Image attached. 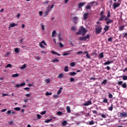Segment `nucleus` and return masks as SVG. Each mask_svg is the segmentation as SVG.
I'll return each instance as SVG.
<instances>
[{
  "label": "nucleus",
  "instance_id": "1",
  "mask_svg": "<svg viewBox=\"0 0 127 127\" xmlns=\"http://www.w3.org/2000/svg\"><path fill=\"white\" fill-rule=\"evenodd\" d=\"M86 32H87V31H86V29H84L83 26H81L79 31L76 32V33L77 35L82 34V35L84 36V35L86 34Z\"/></svg>",
  "mask_w": 127,
  "mask_h": 127
},
{
  "label": "nucleus",
  "instance_id": "2",
  "mask_svg": "<svg viewBox=\"0 0 127 127\" xmlns=\"http://www.w3.org/2000/svg\"><path fill=\"white\" fill-rule=\"evenodd\" d=\"M102 29H103V28H102V26L96 25L95 28L96 34H100V33L102 32Z\"/></svg>",
  "mask_w": 127,
  "mask_h": 127
},
{
  "label": "nucleus",
  "instance_id": "3",
  "mask_svg": "<svg viewBox=\"0 0 127 127\" xmlns=\"http://www.w3.org/2000/svg\"><path fill=\"white\" fill-rule=\"evenodd\" d=\"M90 38V36L89 34H87L85 37H80L78 38V40H80L81 41H86L87 39H89Z\"/></svg>",
  "mask_w": 127,
  "mask_h": 127
},
{
  "label": "nucleus",
  "instance_id": "4",
  "mask_svg": "<svg viewBox=\"0 0 127 127\" xmlns=\"http://www.w3.org/2000/svg\"><path fill=\"white\" fill-rule=\"evenodd\" d=\"M123 81H119L118 82V85H119L120 86H122V88H124V89H126V88H127V82H125L124 83H123Z\"/></svg>",
  "mask_w": 127,
  "mask_h": 127
},
{
  "label": "nucleus",
  "instance_id": "5",
  "mask_svg": "<svg viewBox=\"0 0 127 127\" xmlns=\"http://www.w3.org/2000/svg\"><path fill=\"white\" fill-rule=\"evenodd\" d=\"M120 118H127V113L126 112H122L120 114Z\"/></svg>",
  "mask_w": 127,
  "mask_h": 127
},
{
  "label": "nucleus",
  "instance_id": "6",
  "mask_svg": "<svg viewBox=\"0 0 127 127\" xmlns=\"http://www.w3.org/2000/svg\"><path fill=\"white\" fill-rule=\"evenodd\" d=\"M100 16L101 18L99 19L100 21H103V20H105V21H107V20H108V18H107L106 15H103Z\"/></svg>",
  "mask_w": 127,
  "mask_h": 127
},
{
  "label": "nucleus",
  "instance_id": "7",
  "mask_svg": "<svg viewBox=\"0 0 127 127\" xmlns=\"http://www.w3.org/2000/svg\"><path fill=\"white\" fill-rule=\"evenodd\" d=\"M25 85V82H23L19 84L15 85V87H16V88H19V87H23V86H24Z\"/></svg>",
  "mask_w": 127,
  "mask_h": 127
},
{
  "label": "nucleus",
  "instance_id": "8",
  "mask_svg": "<svg viewBox=\"0 0 127 127\" xmlns=\"http://www.w3.org/2000/svg\"><path fill=\"white\" fill-rule=\"evenodd\" d=\"M90 105H92V101H91V100L88 101L85 103H84L83 104V106H90Z\"/></svg>",
  "mask_w": 127,
  "mask_h": 127
},
{
  "label": "nucleus",
  "instance_id": "9",
  "mask_svg": "<svg viewBox=\"0 0 127 127\" xmlns=\"http://www.w3.org/2000/svg\"><path fill=\"white\" fill-rule=\"evenodd\" d=\"M89 17V13H85L83 15V19L84 20H87V19Z\"/></svg>",
  "mask_w": 127,
  "mask_h": 127
},
{
  "label": "nucleus",
  "instance_id": "10",
  "mask_svg": "<svg viewBox=\"0 0 127 127\" xmlns=\"http://www.w3.org/2000/svg\"><path fill=\"white\" fill-rule=\"evenodd\" d=\"M120 3H114L113 5V8L114 9H116V8H117V7H119V6H120Z\"/></svg>",
  "mask_w": 127,
  "mask_h": 127
},
{
  "label": "nucleus",
  "instance_id": "11",
  "mask_svg": "<svg viewBox=\"0 0 127 127\" xmlns=\"http://www.w3.org/2000/svg\"><path fill=\"white\" fill-rule=\"evenodd\" d=\"M109 29H110V26H107V25H105V27L104 28V30H105L104 33L107 32V31H108V30H109Z\"/></svg>",
  "mask_w": 127,
  "mask_h": 127
},
{
  "label": "nucleus",
  "instance_id": "12",
  "mask_svg": "<svg viewBox=\"0 0 127 127\" xmlns=\"http://www.w3.org/2000/svg\"><path fill=\"white\" fill-rule=\"evenodd\" d=\"M83 54H86V57H87V59H90L91 57H90V55H89V53L88 52L85 51L83 53Z\"/></svg>",
  "mask_w": 127,
  "mask_h": 127
},
{
  "label": "nucleus",
  "instance_id": "13",
  "mask_svg": "<svg viewBox=\"0 0 127 127\" xmlns=\"http://www.w3.org/2000/svg\"><path fill=\"white\" fill-rule=\"evenodd\" d=\"M114 21L113 20H111L110 19H108V21L106 22V24L109 25L110 23H113Z\"/></svg>",
  "mask_w": 127,
  "mask_h": 127
},
{
  "label": "nucleus",
  "instance_id": "14",
  "mask_svg": "<svg viewBox=\"0 0 127 127\" xmlns=\"http://www.w3.org/2000/svg\"><path fill=\"white\" fill-rule=\"evenodd\" d=\"M125 27H126V26L125 25H123L121 27H119V31H123V30L125 29Z\"/></svg>",
  "mask_w": 127,
  "mask_h": 127
},
{
  "label": "nucleus",
  "instance_id": "15",
  "mask_svg": "<svg viewBox=\"0 0 127 127\" xmlns=\"http://www.w3.org/2000/svg\"><path fill=\"white\" fill-rule=\"evenodd\" d=\"M85 3H86V2H80L79 3H78L79 8H81V6H83V5H85Z\"/></svg>",
  "mask_w": 127,
  "mask_h": 127
},
{
  "label": "nucleus",
  "instance_id": "16",
  "mask_svg": "<svg viewBox=\"0 0 127 127\" xmlns=\"http://www.w3.org/2000/svg\"><path fill=\"white\" fill-rule=\"evenodd\" d=\"M69 55H70V53L68 52H64L63 53V56H69Z\"/></svg>",
  "mask_w": 127,
  "mask_h": 127
},
{
  "label": "nucleus",
  "instance_id": "17",
  "mask_svg": "<svg viewBox=\"0 0 127 127\" xmlns=\"http://www.w3.org/2000/svg\"><path fill=\"white\" fill-rule=\"evenodd\" d=\"M113 62H114V61H107L106 63H105L104 64V65H110V64H111V63H113Z\"/></svg>",
  "mask_w": 127,
  "mask_h": 127
},
{
  "label": "nucleus",
  "instance_id": "18",
  "mask_svg": "<svg viewBox=\"0 0 127 127\" xmlns=\"http://www.w3.org/2000/svg\"><path fill=\"white\" fill-rule=\"evenodd\" d=\"M17 26V24H15V23L9 24L10 27H14V26Z\"/></svg>",
  "mask_w": 127,
  "mask_h": 127
},
{
  "label": "nucleus",
  "instance_id": "19",
  "mask_svg": "<svg viewBox=\"0 0 127 127\" xmlns=\"http://www.w3.org/2000/svg\"><path fill=\"white\" fill-rule=\"evenodd\" d=\"M51 53L52 54H55V55H58V56H60V54H58V53L55 52L54 51H51Z\"/></svg>",
  "mask_w": 127,
  "mask_h": 127
},
{
  "label": "nucleus",
  "instance_id": "20",
  "mask_svg": "<svg viewBox=\"0 0 127 127\" xmlns=\"http://www.w3.org/2000/svg\"><path fill=\"white\" fill-rule=\"evenodd\" d=\"M69 74L70 75V76H75V75L77 74V73L75 72H70L69 73Z\"/></svg>",
  "mask_w": 127,
  "mask_h": 127
},
{
  "label": "nucleus",
  "instance_id": "21",
  "mask_svg": "<svg viewBox=\"0 0 127 127\" xmlns=\"http://www.w3.org/2000/svg\"><path fill=\"white\" fill-rule=\"evenodd\" d=\"M55 35H56V30H54L52 32V37H55Z\"/></svg>",
  "mask_w": 127,
  "mask_h": 127
},
{
  "label": "nucleus",
  "instance_id": "22",
  "mask_svg": "<svg viewBox=\"0 0 127 127\" xmlns=\"http://www.w3.org/2000/svg\"><path fill=\"white\" fill-rule=\"evenodd\" d=\"M52 62H53V63H56V62H57V63H58V62H59V60L56 59H53V60H52Z\"/></svg>",
  "mask_w": 127,
  "mask_h": 127
},
{
  "label": "nucleus",
  "instance_id": "23",
  "mask_svg": "<svg viewBox=\"0 0 127 127\" xmlns=\"http://www.w3.org/2000/svg\"><path fill=\"white\" fill-rule=\"evenodd\" d=\"M63 89V88H62V87H61L60 88V89L59 90V91H58V92H57V94H58V95H60L61 94V93H62V89Z\"/></svg>",
  "mask_w": 127,
  "mask_h": 127
},
{
  "label": "nucleus",
  "instance_id": "24",
  "mask_svg": "<svg viewBox=\"0 0 127 127\" xmlns=\"http://www.w3.org/2000/svg\"><path fill=\"white\" fill-rule=\"evenodd\" d=\"M110 17H111V11L110 10H108V14H107V19L108 18H110Z\"/></svg>",
  "mask_w": 127,
  "mask_h": 127
},
{
  "label": "nucleus",
  "instance_id": "25",
  "mask_svg": "<svg viewBox=\"0 0 127 127\" xmlns=\"http://www.w3.org/2000/svg\"><path fill=\"white\" fill-rule=\"evenodd\" d=\"M66 111H67V112L68 113H71V109H70V107L69 106L66 107Z\"/></svg>",
  "mask_w": 127,
  "mask_h": 127
},
{
  "label": "nucleus",
  "instance_id": "26",
  "mask_svg": "<svg viewBox=\"0 0 127 127\" xmlns=\"http://www.w3.org/2000/svg\"><path fill=\"white\" fill-rule=\"evenodd\" d=\"M19 76V74L18 73H16V74H12V77L13 78H15L16 77H18Z\"/></svg>",
  "mask_w": 127,
  "mask_h": 127
},
{
  "label": "nucleus",
  "instance_id": "27",
  "mask_svg": "<svg viewBox=\"0 0 127 127\" xmlns=\"http://www.w3.org/2000/svg\"><path fill=\"white\" fill-rule=\"evenodd\" d=\"M122 79L124 81H127V75H123L122 76Z\"/></svg>",
  "mask_w": 127,
  "mask_h": 127
},
{
  "label": "nucleus",
  "instance_id": "28",
  "mask_svg": "<svg viewBox=\"0 0 127 127\" xmlns=\"http://www.w3.org/2000/svg\"><path fill=\"white\" fill-rule=\"evenodd\" d=\"M76 65V63L75 62H72L70 63V67H74Z\"/></svg>",
  "mask_w": 127,
  "mask_h": 127
},
{
  "label": "nucleus",
  "instance_id": "29",
  "mask_svg": "<svg viewBox=\"0 0 127 127\" xmlns=\"http://www.w3.org/2000/svg\"><path fill=\"white\" fill-rule=\"evenodd\" d=\"M72 19L73 21H74V22H76V21L78 20V17H74Z\"/></svg>",
  "mask_w": 127,
  "mask_h": 127
},
{
  "label": "nucleus",
  "instance_id": "30",
  "mask_svg": "<svg viewBox=\"0 0 127 127\" xmlns=\"http://www.w3.org/2000/svg\"><path fill=\"white\" fill-rule=\"evenodd\" d=\"M107 82H108L107 79L104 80V81L101 83V84L102 85H106V84H107Z\"/></svg>",
  "mask_w": 127,
  "mask_h": 127
},
{
  "label": "nucleus",
  "instance_id": "31",
  "mask_svg": "<svg viewBox=\"0 0 127 127\" xmlns=\"http://www.w3.org/2000/svg\"><path fill=\"white\" fill-rule=\"evenodd\" d=\"M99 58H104V53L99 54Z\"/></svg>",
  "mask_w": 127,
  "mask_h": 127
},
{
  "label": "nucleus",
  "instance_id": "32",
  "mask_svg": "<svg viewBox=\"0 0 127 127\" xmlns=\"http://www.w3.org/2000/svg\"><path fill=\"white\" fill-rule=\"evenodd\" d=\"M68 66H66L64 67V72H68L69 71V69H68Z\"/></svg>",
  "mask_w": 127,
  "mask_h": 127
},
{
  "label": "nucleus",
  "instance_id": "33",
  "mask_svg": "<svg viewBox=\"0 0 127 127\" xmlns=\"http://www.w3.org/2000/svg\"><path fill=\"white\" fill-rule=\"evenodd\" d=\"M14 51L15 53H19V50L17 48L14 49Z\"/></svg>",
  "mask_w": 127,
  "mask_h": 127
},
{
  "label": "nucleus",
  "instance_id": "34",
  "mask_svg": "<svg viewBox=\"0 0 127 127\" xmlns=\"http://www.w3.org/2000/svg\"><path fill=\"white\" fill-rule=\"evenodd\" d=\"M39 46L41 48H45V46H43L41 42L39 43Z\"/></svg>",
  "mask_w": 127,
  "mask_h": 127
},
{
  "label": "nucleus",
  "instance_id": "35",
  "mask_svg": "<svg viewBox=\"0 0 127 127\" xmlns=\"http://www.w3.org/2000/svg\"><path fill=\"white\" fill-rule=\"evenodd\" d=\"M58 38H59V40H60V41H61L62 40V39L61 38V34L59 33L58 34Z\"/></svg>",
  "mask_w": 127,
  "mask_h": 127
},
{
  "label": "nucleus",
  "instance_id": "36",
  "mask_svg": "<svg viewBox=\"0 0 127 127\" xmlns=\"http://www.w3.org/2000/svg\"><path fill=\"white\" fill-rule=\"evenodd\" d=\"M51 121H52V119H48L47 120H46L45 121V123H46L47 124H48V123H50V122H51Z\"/></svg>",
  "mask_w": 127,
  "mask_h": 127
},
{
  "label": "nucleus",
  "instance_id": "37",
  "mask_svg": "<svg viewBox=\"0 0 127 127\" xmlns=\"http://www.w3.org/2000/svg\"><path fill=\"white\" fill-rule=\"evenodd\" d=\"M62 124L63 126H66V125L67 124V121H64V122H62Z\"/></svg>",
  "mask_w": 127,
  "mask_h": 127
},
{
  "label": "nucleus",
  "instance_id": "38",
  "mask_svg": "<svg viewBox=\"0 0 127 127\" xmlns=\"http://www.w3.org/2000/svg\"><path fill=\"white\" fill-rule=\"evenodd\" d=\"M108 94H109V99H112L113 98V94L110 93V92H109Z\"/></svg>",
  "mask_w": 127,
  "mask_h": 127
},
{
  "label": "nucleus",
  "instance_id": "39",
  "mask_svg": "<svg viewBox=\"0 0 127 127\" xmlns=\"http://www.w3.org/2000/svg\"><path fill=\"white\" fill-rule=\"evenodd\" d=\"M50 12V10L47 9L46 12L45 16H46L47 15H48V14Z\"/></svg>",
  "mask_w": 127,
  "mask_h": 127
},
{
  "label": "nucleus",
  "instance_id": "40",
  "mask_svg": "<svg viewBox=\"0 0 127 127\" xmlns=\"http://www.w3.org/2000/svg\"><path fill=\"white\" fill-rule=\"evenodd\" d=\"M11 67H12L11 64H7V65H6L5 68H11Z\"/></svg>",
  "mask_w": 127,
  "mask_h": 127
},
{
  "label": "nucleus",
  "instance_id": "41",
  "mask_svg": "<svg viewBox=\"0 0 127 127\" xmlns=\"http://www.w3.org/2000/svg\"><path fill=\"white\" fill-rule=\"evenodd\" d=\"M85 8H86V9H89V10H90V9H91V6L88 5H87V6L85 7Z\"/></svg>",
  "mask_w": 127,
  "mask_h": 127
},
{
  "label": "nucleus",
  "instance_id": "42",
  "mask_svg": "<svg viewBox=\"0 0 127 127\" xmlns=\"http://www.w3.org/2000/svg\"><path fill=\"white\" fill-rule=\"evenodd\" d=\"M95 124V122L94 121H92L89 123V126H92V125H94Z\"/></svg>",
  "mask_w": 127,
  "mask_h": 127
},
{
  "label": "nucleus",
  "instance_id": "43",
  "mask_svg": "<svg viewBox=\"0 0 127 127\" xmlns=\"http://www.w3.org/2000/svg\"><path fill=\"white\" fill-rule=\"evenodd\" d=\"M45 95L46 96H51V95H52V92H46Z\"/></svg>",
  "mask_w": 127,
  "mask_h": 127
},
{
  "label": "nucleus",
  "instance_id": "44",
  "mask_svg": "<svg viewBox=\"0 0 127 127\" xmlns=\"http://www.w3.org/2000/svg\"><path fill=\"white\" fill-rule=\"evenodd\" d=\"M14 110H15V111H20L21 108L20 107H16L14 108Z\"/></svg>",
  "mask_w": 127,
  "mask_h": 127
},
{
  "label": "nucleus",
  "instance_id": "45",
  "mask_svg": "<svg viewBox=\"0 0 127 127\" xmlns=\"http://www.w3.org/2000/svg\"><path fill=\"white\" fill-rule=\"evenodd\" d=\"M26 68V64H24L20 67V69H24Z\"/></svg>",
  "mask_w": 127,
  "mask_h": 127
},
{
  "label": "nucleus",
  "instance_id": "46",
  "mask_svg": "<svg viewBox=\"0 0 127 127\" xmlns=\"http://www.w3.org/2000/svg\"><path fill=\"white\" fill-rule=\"evenodd\" d=\"M59 46L60 47H61V48H63V47H64V45H63V44H62V43H59Z\"/></svg>",
  "mask_w": 127,
  "mask_h": 127
},
{
  "label": "nucleus",
  "instance_id": "47",
  "mask_svg": "<svg viewBox=\"0 0 127 127\" xmlns=\"http://www.w3.org/2000/svg\"><path fill=\"white\" fill-rule=\"evenodd\" d=\"M113 104H112L111 105V107H109V108H108V110L109 111H113Z\"/></svg>",
  "mask_w": 127,
  "mask_h": 127
},
{
  "label": "nucleus",
  "instance_id": "48",
  "mask_svg": "<svg viewBox=\"0 0 127 127\" xmlns=\"http://www.w3.org/2000/svg\"><path fill=\"white\" fill-rule=\"evenodd\" d=\"M71 31H75V30H76V28H75L74 26H72L71 28Z\"/></svg>",
  "mask_w": 127,
  "mask_h": 127
},
{
  "label": "nucleus",
  "instance_id": "49",
  "mask_svg": "<svg viewBox=\"0 0 127 127\" xmlns=\"http://www.w3.org/2000/svg\"><path fill=\"white\" fill-rule=\"evenodd\" d=\"M62 114H63V113L62 112H58L57 113V115L58 116H61L62 115Z\"/></svg>",
  "mask_w": 127,
  "mask_h": 127
},
{
  "label": "nucleus",
  "instance_id": "50",
  "mask_svg": "<svg viewBox=\"0 0 127 127\" xmlns=\"http://www.w3.org/2000/svg\"><path fill=\"white\" fill-rule=\"evenodd\" d=\"M101 117L103 118V119H106L107 118V116L105 114H101Z\"/></svg>",
  "mask_w": 127,
  "mask_h": 127
},
{
  "label": "nucleus",
  "instance_id": "51",
  "mask_svg": "<svg viewBox=\"0 0 127 127\" xmlns=\"http://www.w3.org/2000/svg\"><path fill=\"white\" fill-rule=\"evenodd\" d=\"M37 117L38 120H40V119H41V115L39 114H37Z\"/></svg>",
  "mask_w": 127,
  "mask_h": 127
},
{
  "label": "nucleus",
  "instance_id": "52",
  "mask_svg": "<svg viewBox=\"0 0 127 127\" xmlns=\"http://www.w3.org/2000/svg\"><path fill=\"white\" fill-rule=\"evenodd\" d=\"M46 82L47 84H49V83H50V79H46Z\"/></svg>",
  "mask_w": 127,
  "mask_h": 127
},
{
  "label": "nucleus",
  "instance_id": "53",
  "mask_svg": "<svg viewBox=\"0 0 127 127\" xmlns=\"http://www.w3.org/2000/svg\"><path fill=\"white\" fill-rule=\"evenodd\" d=\"M108 41H109V42H112V41H113V38H112V37L109 38L108 39Z\"/></svg>",
  "mask_w": 127,
  "mask_h": 127
},
{
  "label": "nucleus",
  "instance_id": "54",
  "mask_svg": "<svg viewBox=\"0 0 127 127\" xmlns=\"http://www.w3.org/2000/svg\"><path fill=\"white\" fill-rule=\"evenodd\" d=\"M92 113L93 114H95V115H97V114H98V112L97 111V110L92 111Z\"/></svg>",
  "mask_w": 127,
  "mask_h": 127
},
{
  "label": "nucleus",
  "instance_id": "55",
  "mask_svg": "<svg viewBox=\"0 0 127 127\" xmlns=\"http://www.w3.org/2000/svg\"><path fill=\"white\" fill-rule=\"evenodd\" d=\"M103 103H108V99H106L105 98L104 100H103Z\"/></svg>",
  "mask_w": 127,
  "mask_h": 127
},
{
  "label": "nucleus",
  "instance_id": "56",
  "mask_svg": "<svg viewBox=\"0 0 127 127\" xmlns=\"http://www.w3.org/2000/svg\"><path fill=\"white\" fill-rule=\"evenodd\" d=\"M74 81H75V79H74V78H70V82H74Z\"/></svg>",
  "mask_w": 127,
  "mask_h": 127
},
{
  "label": "nucleus",
  "instance_id": "57",
  "mask_svg": "<svg viewBox=\"0 0 127 127\" xmlns=\"http://www.w3.org/2000/svg\"><path fill=\"white\" fill-rule=\"evenodd\" d=\"M95 2H96V1H95L90 2V4H91V6H93V4H94V3H95Z\"/></svg>",
  "mask_w": 127,
  "mask_h": 127
},
{
  "label": "nucleus",
  "instance_id": "58",
  "mask_svg": "<svg viewBox=\"0 0 127 127\" xmlns=\"http://www.w3.org/2000/svg\"><path fill=\"white\" fill-rule=\"evenodd\" d=\"M41 43H42V44H44V45H47V44H46L44 40L42 41Z\"/></svg>",
  "mask_w": 127,
  "mask_h": 127
},
{
  "label": "nucleus",
  "instance_id": "59",
  "mask_svg": "<svg viewBox=\"0 0 127 127\" xmlns=\"http://www.w3.org/2000/svg\"><path fill=\"white\" fill-rule=\"evenodd\" d=\"M58 78H63V74H61L58 76Z\"/></svg>",
  "mask_w": 127,
  "mask_h": 127
},
{
  "label": "nucleus",
  "instance_id": "60",
  "mask_svg": "<svg viewBox=\"0 0 127 127\" xmlns=\"http://www.w3.org/2000/svg\"><path fill=\"white\" fill-rule=\"evenodd\" d=\"M11 114V111L10 110H9L7 112V115H9Z\"/></svg>",
  "mask_w": 127,
  "mask_h": 127
},
{
  "label": "nucleus",
  "instance_id": "61",
  "mask_svg": "<svg viewBox=\"0 0 127 127\" xmlns=\"http://www.w3.org/2000/svg\"><path fill=\"white\" fill-rule=\"evenodd\" d=\"M123 35H124V36H123L124 38H125V37H127V33H126L125 34L123 33Z\"/></svg>",
  "mask_w": 127,
  "mask_h": 127
},
{
  "label": "nucleus",
  "instance_id": "62",
  "mask_svg": "<svg viewBox=\"0 0 127 127\" xmlns=\"http://www.w3.org/2000/svg\"><path fill=\"white\" fill-rule=\"evenodd\" d=\"M8 94H5V93H4V94H2V97H6V96H8Z\"/></svg>",
  "mask_w": 127,
  "mask_h": 127
},
{
  "label": "nucleus",
  "instance_id": "63",
  "mask_svg": "<svg viewBox=\"0 0 127 127\" xmlns=\"http://www.w3.org/2000/svg\"><path fill=\"white\" fill-rule=\"evenodd\" d=\"M46 114V111H44L41 113V115H45Z\"/></svg>",
  "mask_w": 127,
  "mask_h": 127
},
{
  "label": "nucleus",
  "instance_id": "64",
  "mask_svg": "<svg viewBox=\"0 0 127 127\" xmlns=\"http://www.w3.org/2000/svg\"><path fill=\"white\" fill-rule=\"evenodd\" d=\"M6 56H8V55H10V52H7L6 53Z\"/></svg>",
  "mask_w": 127,
  "mask_h": 127
}]
</instances>
